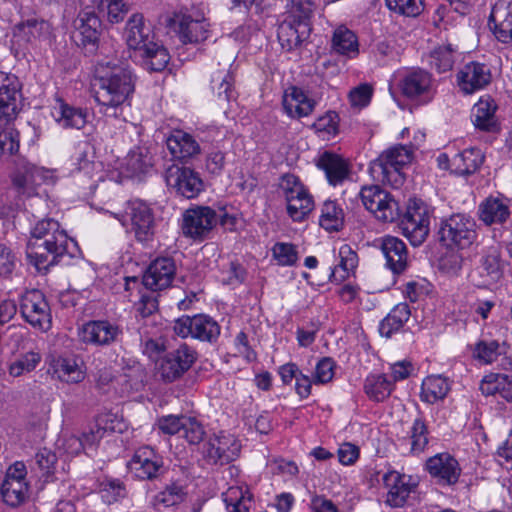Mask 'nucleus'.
<instances>
[{
    "mask_svg": "<svg viewBox=\"0 0 512 512\" xmlns=\"http://www.w3.org/2000/svg\"><path fill=\"white\" fill-rule=\"evenodd\" d=\"M95 101L106 117H119V111L134 92V76L117 58L103 59L95 66Z\"/></svg>",
    "mask_w": 512,
    "mask_h": 512,
    "instance_id": "obj_1",
    "label": "nucleus"
},
{
    "mask_svg": "<svg viewBox=\"0 0 512 512\" xmlns=\"http://www.w3.org/2000/svg\"><path fill=\"white\" fill-rule=\"evenodd\" d=\"M70 244L75 245L56 220L43 219L31 231L26 255L39 272H46L50 266L58 264L62 257L70 253Z\"/></svg>",
    "mask_w": 512,
    "mask_h": 512,
    "instance_id": "obj_2",
    "label": "nucleus"
},
{
    "mask_svg": "<svg viewBox=\"0 0 512 512\" xmlns=\"http://www.w3.org/2000/svg\"><path fill=\"white\" fill-rule=\"evenodd\" d=\"M412 160V150L404 145H395L382 152L370 163L369 172L376 181L400 188L405 182L403 168Z\"/></svg>",
    "mask_w": 512,
    "mask_h": 512,
    "instance_id": "obj_3",
    "label": "nucleus"
},
{
    "mask_svg": "<svg viewBox=\"0 0 512 512\" xmlns=\"http://www.w3.org/2000/svg\"><path fill=\"white\" fill-rule=\"evenodd\" d=\"M121 222L134 235L136 241L148 245L154 240L155 216L153 209L146 202L139 199L129 201Z\"/></svg>",
    "mask_w": 512,
    "mask_h": 512,
    "instance_id": "obj_4",
    "label": "nucleus"
},
{
    "mask_svg": "<svg viewBox=\"0 0 512 512\" xmlns=\"http://www.w3.org/2000/svg\"><path fill=\"white\" fill-rule=\"evenodd\" d=\"M439 241L448 249L464 250L477 239L476 223L462 214H455L441 221Z\"/></svg>",
    "mask_w": 512,
    "mask_h": 512,
    "instance_id": "obj_5",
    "label": "nucleus"
},
{
    "mask_svg": "<svg viewBox=\"0 0 512 512\" xmlns=\"http://www.w3.org/2000/svg\"><path fill=\"white\" fill-rule=\"evenodd\" d=\"M228 219L230 217L227 214L219 219L217 213L210 207L197 206L184 212L181 228L184 236L195 241H203L210 237L219 221L225 225Z\"/></svg>",
    "mask_w": 512,
    "mask_h": 512,
    "instance_id": "obj_6",
    "label": "nucleus"
},
{
    "mask_svg": "<svg viewBox=\"0 0 512 512\" xmlns=\"http://www.w3.org/2000/svg\"><path fill=\"white\" fill-rule=\"evenodd\" d=\"M399 227L413 246H420L430 231V212L427 205L421 201H410Z\"/></svg>",
    "mask_w": 512,
    "mask_h": 512,
    "instance_id": "obj_7",
    "label": "nucleus"
},
{
    "mask_svg": "<svg viewBox=\"0 0 512 512\" xmlns=\"http://www.w3.org/2000/svg\"><path fill=\"white\" fill-rule=\"evenodd\" d=\"M173 331L181 338L192 337L202 342L215 343L221 332L216 320L206 314L182 316L174 321Z\"/></svg>",
    "mask_w": 512,
    "mask_h": 512,
    "instance_id": "obj_8",
    "label": "nucleus"
},
{
    "mask_svg": "<svg viewBox=\"0 0 512 512\" xmlns=\"http://www.w3.org/2000/svg\"><path fill=\"white\" fill-rule=\"evenodd\" d=\"M359 196L364 207L380 221L393 222L400 215L399 203L378 185L362 187Z\"/></svg>",
    "mask_w": 512,
    "mask_h": 512,
    "instance_id": "obj_9",
    "label": "nucleus"
},
{
    "mask_svg": "<svg viewBox=\"0 0 512 512\" xmlns=\"http://www.w3.org/2000/svg\"><path fill=\"white\" fill-rule=\"evenodd\" d=\"M20 312L25 321L36 329L47 331L52 326L50 306L39 290H28L22 295Z\"/></svg>",
    "mask_w": 512,
    "mask_h": 512,
    "instance_id": "obj_10",
    "label": "nucleus"
},
{
    "mask_svg": "<svg viewBox=\"0 0 512 512\" xmlns=\"http://www.w3.org/2000/svg\"><path fill=\"white\" fill-rule=\"evenodd\" d=\"M197 359V352L187 344L166 353L158 362L157 372L165 382H173L186 373Z\"/></svg>",
    "mask_w": 512,
    "mask_h": 512,
    "instance_id": "obj_11",
    "label": "nucleus"
},
{
    "mask_svg": "<svg viewBox=\"0 0 512 512\" xmlns=\"http://www.w3.org/2000/svg\"><path fill=\"white\" fill-rule=\"evenodd\" d=\"M51 177L50 171L21 159L16 163L11 173V182L19 194L28 197L37 194V187L45 183Z\"/></svg>",
    "mask_w": 512,
    "mask_h": 512,
    "instance_id": "obj_12",
    "label": "nucleus"
},
{
    "mask_svg": "<svg viewBox=\"0 0 512 512\" xmlns=\"http://www.w3.org/2000/svg\"><path fill=\"white\" fill-rule=\"evenodd\" d=\"M130 473L140 480H154L164 471L163 458L150 446L139 447L127 463Z\"/></svg>",
    "mask_w": 512,
    "mask_h": 512,
    "instance_id": "obj_13",
    "label": "nucleus"
},
{
    "mask_svg": "<svg viewBox=\"0 0 512 512\" xmlns=\"http://www.w3.org/2000/svg\"><path fill=\"white\" fill-rule=\"evenodd\" d=\"M74 39L77 45L96 48L103 32V24L95 7L82 9L73 22Z\"/></svg>",
    "mask_w": 512,
    "mask_h": 512,
    "instance_id": "obj_14",
    "label": "nucleus"
},
{
    "mask_svg": "<svg viewBox=\"0 0 512 512\" xmlns=\"http://www.w3.org/2000/svg\"><path fill=\"white\" fill-rule=\"evenodd\" d=\"M21 83L17 76L0 71V121L8 123L19 112Z\"/></svg>",
    "mask_w": 512,
    "mask_h": 512,
    "instance_id": "obj_15",
    "label": "nucleus"
},
{
    "mask_svg": "<svg viewBox=\"0 0 512 512\" xmlns=\"http://www.w3.org/2000/svg\"><path fill=\"white\" fill-rule=\"evenodd\" d=\"M166 182L187 199L195 198L203 189L198 173L188 167L171 166L166 172Z\"/></svg>",
    "mask_w": 512,
    "mask_h": 512,
    "instance_id": "obj_16",
    "label": "nucleus"
},
{
    "mask_svg": "<svg viewBox=\"0 0 512 512\" xmlns=\"http://www.w3.org/2000/svg\"><path fill=\"white\" fill-rule=\"evenodd\" d=\"M383 483L388 490L386 503L395 508L403 507L418 485L412 476L400 474L397 471L385 473Z\"/></svg>",
    "mask_w": 512,
    "mask_h": 512,
    "instance_id": "obj_17",
    "label": "nucleus"
},
{
    "mask_svg": "<svg viewBox=\"0 0 512 512\" xmlns=\"http://www.w3.org/2000/svg\"><path fill=\"white\" fill-rule=\"evenodd\" d=\"M175 273L176 266L171 258H157L144 272L142 284L152 292L161 291L171 286Z\"/></svg>",
    "mask_w": 512,
    "mask_h": 512,
    "instance_id": "obj_18",
    "label": "nucleus"
},
{
    "mask_svg": "<svg viewBox=\"0 0 512 512\" xmlns=\"http://www.w3.org/2000/svg\"><path fill=\"white\" fill-rule=\"evenodd\" d=\"M240 448L233 435H219L208 440L204 445L203 455L210 463L222 465L235 460Z\"/></svg>",
    "mask_w": 512,
    "mask_h": 512,
    "instance_id": "obj_19",
    "label": "nucleus"
},
{
    "mask_svg": "<svg viewBox=\"0 0 512 512\" xmlns=\"http://www.w3.org/2000/svg\"><path fill=\"white\" fill-rule=\"evenodd\" d=\"M79 335L86 344L108 346L119 339L122 329L107 320L89 321L82 326Z\"/></svg>",
    "mask_w": 512,
    "mask_h": 512,
    "instance_id": "obj_20",
    "label": "nucleus"
},
{
    "mask_svg": "<svg viewBox=\"0 0 512 512\" xmlns=\"http://www.w3.org/2000/svg\"><path fill=\"white\" fill-rule=\"evenodd\" d=\"M488 28L503 43L512 41V0H499L492 7Z\"/></svg>",
    "mask_w": 512,
    "mask_h": 512,
    "instance_id": "obj_21",
    "label": "nucleus"
},
{
    "mask_svg": "<svg viewBox=\"0 0 512 512\" xmlns=\"http://www.w3.org/2000/svg\"><path fill=\"white\" fill-rule=\"evenodd\" d=\"M400 88L409 99H419L426 103L433 98L431 75L423 70L407 73L400 82Z\"/></svg>",
    "mask_w": 512,
    "mask_h": 512,
    "instance_id": "obj_22",
    "label": "nucleus"
},
{
    "mask_svg": "<svg viewBox=\"0 0 512 512\" xmlns=\"http://www.w3.org/2000/svg\"><path fill=\"white\" fill-rule=\"evenodd\" d=\"M124 39L129 49L142 50L154 41V34L141 13L132 14L124 29Z\"/></svg>",
    "mask_w": 512,
    "mask_h": 512,
    "instance_id": "obj_23",
    "label": "nucleus"
},
{
    "mask_svg": "<svg viewBox=\"0 0 512 512\" xmlns=\"http://www.w3.org/2000/svg\"><path fill=\"white\" fill-rule=\"evenodd\" d=\"M429 474L444 484H454L460 476L457 460L449 453H439L426 461Z\"/></svg>",
    "mask_w": 512,
    "mask_h": 512,
    "instance_id": "obj_24",
    "label": "nucleus"
},
{
    "mask_svg": "<svg viewBox=\"0 0 512 512\" xmlns=\"http://www.w3.org/2000/svg\"><path fill=\"white\" fill-rule=\"evenodd\" d=\"M175 30L182 43H198L208 37L205 19H193L188 14L178 13L173 18Z\"/></svg>",
    "mask_w": 512,
    "mask_h": 512,
    "instance_id": "obj_25",
    "label": "nucleus"
},
{
    "mask_svg": "<svg viewBox=\"0 0 512 512\" xmlns=\"http://www.w3.org/2000/svg\"><path fill=\"white\" fill-rule=\"evenodd\" d=\"M381 251L386 259V266L394 273L404 272L408 265L406 244L394 236H385L381 240Z\"/></svg>",
    "mask_w": 512,
    "mask_h": 512,
    "instance_id": "obj_26",
    "label": "nucleus"
},
{
    "mask_svg": "<svg viewBox=\"0 0 512 512\" xmlns=\"http://www.w3.org/2000/svg\"><path fill=\"white\" fill-rule=\"evenodd\" d=\"M316 102L298 87L288 88L283 96V108L292 118H301L310 115Z\"/></svg>",
    "mask_w": 512,
    "mask_h": 512,
    "instance_id": "obj_27",
    "label": "nucleus"
},
{
    "mask_svg": "<svg viewBox=\"0 0 512 512\" xmlns=\"http://www.w3.org/2000/svg\"><path fill=\"white\" fill-rule=\"evenodd\" d=\"M166 144L173 157L181 160L190 159L201 152L200 145L194 137L182 130L173 131Z\"/></svg>",
    "mask_w": 512,
    "mask_h": 512,
    "instance_id": "obj_28",
    "label": "nucleus"
},
{
    "mask_svg": "<svg viewBox=\"0 0 512 512\" xmlns=\"http://www.w3.org/2000/svg\"><path fill=\"white\" fill-rule=\"evenodd\" d=\"M312 28L294 21L283 22L278 29V40L283 49L291 51L305 42L311 34Z\"/></svg>",
    "mask_w": 512,
    "mask_h": 512,
    "instance_id": "obj_29",
    "label": "nucleus"
},
{
    "mask_svg": "<svg viewBox=\"0 0 512 512\" xmlns=\"http://www.w3.org/2000/svg\"><path fill=\"white\" fill-rule=\"evenodd\" d=\"M318 168L322 169L330 184L336 186L343 182L349 174L348 163L339 155L324 152L317 161Z\"/></svg>",
    "mask_w": 512,
    "mask_h": 512,
    "instance_id": "obj_30",
    "label": "nucleus"
},
{
    "mask_svg": "<svg viewBox=\"0 0 512 512\" xmlns=\"http://www.w3.org/2000/svg\"><path fill=\"white\" fill-rule=\"evenodd\" d=\"M13 33L19 41L33 42L37 39H47L51 33V26L45 20L32 18L16 24Z\"/></svg>",
    "mask_w": 512,
    "mask_h": 512,
    "instance_id": "obj_31",
    "label": "nucleus"
},
{
    "mask_svg": "<svg viewBox=\"0 0 512 512\" xmlns=\"http://www.w3.org/2000/svg\"><path fill=\"white\" fill-rule=\"evenodd\" d=\"M227 512H250L253 495L247 487L231 486L222 493Z\"/></svg>",
    "mask_w": 512,
    "mask_h": 512,
    "instance_id": "obj_32",
    "label": "nucleus"
},
{
    "mask_svg": "<svg viewBox=\"0 0 512 512\" xmlns=\"http://www.w3.org/2000/svg\"><path fill=\"white\" fill-rule=\"evenodd\" d=\"M482 394H499L512 401V377L503 373H489L482 378Z\"/></svg>",
    "mask_w": 512,
    "mask_h": 512,
    "instance_id": "obj_33",
    "label": "nucleus"
},
{
    "mask_svg": "<svg viewBox=\"0 0 512 512\" xmlns=\"http://www.w3.org/2000/svg\"><path fill=\"white\" fill-rule=\"evenodd\" d=\"M54 109V117L65 128L81 129L87 123V113L84 110L69 106L62 100H58V107Z\"/></svg>",
    "mask_w": 512,
    "mask_h": 512,
    "instance_id": "obj_34",
    "label": "nucleus"
},
{
    "mask_svg": "<svg viewBox=\"0 0 512 512\" xmlns=\"http://www.w3.org/2000/svg\"><path fill=\"white\" fill-rule=\"evenodd\" d=\"M151 165L149 150L145 147H135L125 157L122 167L127 175L136 176L146 173Z\"/></svg>",
    "mask_w": 512,
    "mask_h": 512,
    "instance_id": "obj_35",
    "label": "nucleus"
},
{
    "mask_svg": "<svg viewBox=\"0 0 512 512\" xmlns=\"http://www.w3.org/2000/svg\"><path fill=\"white\" fill-rule=\"evenodd\" d=\"M410 315L411 311L407 303L397 304L380 323L379 331L381 335L390 337L392 333L399 331L408 321Z\"/></svg>",
    "mask_w": 512,
    "mask_h": 512,
    "instance_id": "obj_36",
    "label": "nucleus"
},
{
    "mask_svg": "<svg viewBox=\"0 0 512 512\" xmlns=\"http://www.w3.org/2000/svg\"><path fill=\"white\" fill-rule=\"evenodd\" d=\"M141 51L144 66L151 72H160L164 70L170 60V55L167 49L155 41L150 43Z\"/></svg>",
    "mask_w": 512,
    "mask_h": 512,
    "instance_id": "obj_37",
    "label": "nucleus"
},
{
    "mask_svg": "<svg viewBox=\"0 0 512 512\" xmlns=\"http://www.w3.org/2000/svg\"><path fill=\"white\" fill-rule=\"evenodd\" d=\"M421 388V399L430 404L443 400L450 390L447 379L442 376L426 377Z\"/></svg>",
    "mask_w": 512,
    "mask_h": 512,
    "instance_id": "obj_38",
    "label": "nucleus"
},
{
    "mask_svg": "<svg viewBox=\"0 0 512 512\" xmlns=\"http://www.w3.org/2000/svg\"><path fill=\"white\" fill-rule=\"evenodd\" d=\"M28 484L26 481L4 480L1 485V496L3 501L10 507L22 505L28 497Z\"/></svg>",
    "mask_w": 512,
    "mask_h": 512,
    "instance_id": "obj_39",
    "label": "nucleus"
},
{
    "mask_svg": "<svg viewBox=\"0 0 512 512\" xmlns=\"http://www.w3.org/2000/svg\"><path fill=\"white\" fill-rule=\"evenodd\" d=\"M507 348L505 341L482 340V363H495L498 367L505 368L507 365H510L507 357Z\"/></svg>",
    "mask_w": 512,
    "mask_h": 512,
    "instance_id": "obj_40",
    "label": "nucleus"
},
{
    "mask_svg": "<svg viewBox=\"0 0 512 512\" xmlns=\"http://www.w3.org/2000/svg\"><path fill=\"white\" fill-rule=\"evenodd\" d=\"M480 150L477 147L464 149L452 160L453 171L459 175H470L479 168Z\"/></svg>",
    "mask_w": 512,
    "mask_h": 512,
    "instance_id": "obj_41",
    "label": "nucleus"
},
{
    "mask_svg": "<svg viewBox=\"0 0 512 512\" xmlns=\"http://www.w3.org/2000/svg\"><path fill=\"white\" fill-rule=\"evenodd\" d=\"M393 390V384L385 375H370L364 383V391L367 396L376 402L384 401L388 398Z\"/></svg>",
    "mask_w": 512,
    "mask_h": 512,
    "instance_id": "obj_42",
    "label": "nucleus"
},
{
    "mask_svg": "<svg viewBox=\"0 0 512 512\" xmlns=\"http://www.w3.org/2000/svg\"><path fill=\"white\" fill-rule=\"evenodd\" d=\"M314 209V201L307 188L287 202V213L294 221H303Z\"/></svg>",
    "mask_w": 512,
    "mask_h": 512,
    "instance_id": "obj_43",
    "label": "nucleus"
},
{
    "mask_svg": "<svg viewBox=\"0 0 512 512\" xmlns=\"http://www.w3.org/2000/svg\"><path fill=\"white\" fill-rule=\"evenodd\" d=\"M212 84L220 101L230 102L236 99L237 93L234 89V77L227 69L214 73Z\"/></svg>",
    "mask_w": 512,
    "mask_h": 512,
    "instance_id": "obj_44",
    "label": "nucleus"
},
{
    "mask_svg": "<svg viewBox=\"0 0 512 512\" xmlns=\"http://www.w3.org/2000/svg\"><path fill=\"white\" fill-rule=\"evenodd\" d=\"M498 103L495 98L488 95L482 96V132L499 133L501 130V122L498 111Z\"/></svg>",
    "mask_w": 512,
    "mask_h": 512,
    "instance_id": "obj_45",
    "label": "nucleus"
},
{
    "mask_svg": "<svg viewBox=\"0 0 512 512\" xmlns=\"http://www.w3.org/2000/svg\"><path fill=\"white\" fill-rule=\"evenodd\" d=\"M509 214L508 206L498 198H487L482 205V222L487 225L495 223L501 224L506 221Z\"/></svg>",
    "mask_w": 512,
    "mask_h": 512,
    "instance_id": "obj_46",
    "label": "nucleus"
},
{
    "mask_svg": "<svg viewBox=\"0 0 512 512\" xmlns=\"http://www.w3.org/2000/svg\"><path fill=\"white\" fill-rule=\"evenodd\" d=\"M319 222L325 230H340L344 222V213L342 208H340L334 201H325L321 209Z\"/></svg>",
    "mask_w": 512,
    "mask_h": 512,
    "instance_id": "obj_47",
    "label": "nucleus"
},
{
    "mask_svg": "<svg viewBox=\"0 0 512 512\" xmlns=\"http://www.w3.org/2000/svg\"><path fill=\"white\" fill-rule=\"evenodd\" d=\"M333 48L340 54H358V41L356 35L344 26L338 27L333 35Z\"/></svg>",
    "mask_w": 512,
    "mask_h": 512,
    "instance_id": "obj_48",
    "label": "nucleus"
},
{
    "mask_svg": "<svg viewBox=\"0 0 512 512\" xmlns=\"http://www.w3.org/2000/svg\"><path fill=\"white\" fill-rule=\"evenodd\" d=\"M340 262L331 273L334 281H343L352 272L358 263V257L350 246L343 245L339 250Z\"/></svg>",
    "mask_w": 512,
    "mask_h": 512,
    "instance_id": "obj_49",
    "label": "nucleus"
},
{
    "mask_svg": "<svg viewBox=\"0 0 512 512\" xmlns=\"http://www.w3.org/2000/svg\"><path fill=\"white\" fill-rule=\"evenodd\" d=\"M460 89L471 94L480 88V65L477 62H471L463 67L457 75Z\"/></svg>",
    "mask_w": 512,
    "mask_h": 512,
    "instance_id": "obj_50",
    "label": "nucleus"
},
{
    "mask_svg": "<svg viewBox=\"0 0 512 512\" xmlns=\"http://www.w3.org/2000/svg\"><path fill=\"white\" fill-rule=\"evenodd\" d=\"M41 359V354L35 351L22 354L10 363L8 368L9 374L13 377H19L30 373L39 365Z\"/></svg>",
    "mask_w": 512,
    "mask_h": 512,
    "instance_id": "obj_51",
    "label": "nucleus"
},
{
    "mask_svg": "<svg viewBox=\"0 0 512 512\" xmlns=\"http://www.w3.org/2000/svg\"><path fill=\"white\" fill-rule=\"evenodd\" d=\"M55 373L61 381L78 383L84 379V373L75 360L59 358L55 364Z\"/></svg>",
    "mask_w": 512,
    "mask_h": 512,
    "instance_id": "obj_52",
    "label": "nucleus"
},
{
    "mask_svg": "<svg viewBox=\"0 0 512 512\" xmlns=\"http://www.w3.org/2000/svg\"><path fill=\"white\" fill-rule=\"evenodd\" d=\"M315 4L312 0H291V21L305 24L312 28L311 19L314 14Z\"/></svg>",
    "mask_w": 512,
    "mask_h": 512,
    "instance_id": "obj_53",
    "label": "nucleus"
},
{
    "mask_svg": "<svg viewBox=\"0 0 512 512\" xmlns=\"http://www.w3.org/2000/svg\"><path fill=\"white\" fill-rule=\"evenodd\" d=\"M76 165L79 171H83L89 177H92L100 166L94 161V149L89 143L83 142L78 145Z\"/></svg>",
    "mask_w": 512,
    "mask_h": 512,
    "instance_id": "obj_54",
    "label": "nucleus"
},
{
    "mask_svg": "<svg viewBox=\"0 0 512 512\" xmlns=\"http://www.w3.org/2000/svg\"><path fill=\"white\" fill-rule=\"evenodd\" d=\"M98 8L106 10L107 20L112 23H120L130 11V4L124 0H101Z\"/></svg>",
    "mask_w": 512,
    "mask_h": 512,
    "instance_id": "obj_55",
    "label": "nucleus"
},
{
    "mask_svg": "<svg viewBox=\"0 0 512 512\" xmlns=\"http://www.w3.org/2000/svg\"><path fill=\"white\" fill-rule=\"evenodd\" d=\"M388 9L398 15L416 17L424 9L423 0H386Z\"/></svg>",
    "mask_w": 512,
    "mask_h": 512,
    "instance_id": "obj_56",
    "label": "nucleus"
},
{
    "mask_svg": "<svg viewBox=\"0 0 512 512\" xmlns=\"http://www.w3.org/2000/svg\"><path fill=\"white\" fill-rule=\"evenodd\" d=\"M454 49L451 44L438 47L431 54V65L438 72H447L454 64Z\"/></svg>",
    "mask_w": 512,
    "mask_h": 512,
    "instance_id": "obj_57",
    "label": "nucleus"
},
{
    "mask_svg": "<svg viewBox=\"0 0 512 512\" xmlns=\"http://www.w3.org/2000/svg\"><path fill=\"white\" fill-rule=\"evenodd\" d=\"M411 452L419 454L428 444V431L424 421L416 418L410 430Z\"/></svg>",
    "mask_w": 512,
    "mask_h": 512,
    "instance_id": "obj_58",
    "label": "nucleus"
},
{
    "mask_svg": "<svg viewBox=\"0 0 512 512\" xmlns=\"http://www.w3.org/2000/svg\"><path fill=\"white\" fill-rule=\"evenodd\" d=\"M183 495L184 493L182 487L176 484H172L167 486L163 491L159 492L157 495H155L153 504L157 508H159L160 506L170 507L181 502L183 499Z\"/></svg>",
    "mask_w": 512,
    "mask_h": 512,
    "instance_id": "obj_59",
    "label": "nucleus"
},
{
    "mask_svg": "<svg viewBox=\"0 0 512 512\" xmlns=\"http://www.w3.org/2000/svg\"><path fill=\"white\" fill-rule=\"evenodd\" d=\"M464 257L458 251L449 249L439 259V268L449 275H457L462 268Z\"/></svg>",
    "mask_w": 512,
    "mask_h": 512,
    "instance_id": "obj_60",
    "label": "nucleus"
},
{
    "mask_svg": "<svg viewBox=\"0 0 512 512\" xmlns=\"http://www.w3.org/2000/svg\"><path fill=\"white\" fill-rule=\"evenodd\" d=\"M182 436L190 443V444H199L205 435V430L202 424L193 417H186L184 419Z\"/></svg>",
    "mask_w": 512,
    "mask_h": 512,
    "instance_id": "obj_61",
    "label": "nucleus"
},
{
    "mask_svg": "<svg viewBox=\"0 0 512 512\" xmlns=\"http://www.w3.org/2000/svg\"><path fill=\"white\" fill-rule=\"evenodd\" d=\"M100 494L102 500L110 504L124 497L125 488L119 480H105L100 484Z\"/></svg>",
    "mask_w": 512,
    "mask_h": 512,
    "instance_id": "obj_62",
    "label": "nucleus"
},
{
    "mask_svg": "<svg viewBox=\"0 0 512 512\" xmlns=\"http://www.w3.org/2000/svg\"><path fill=\"white\" fill-rule=\"evenodd\" d=\"M279 189L282 191L286 202L294 195H301L306 187L299 178L293 174H284L279 181Z\"/></svg>",
    "mask_w": 512,
    "mask_h": 512,
    "instance_id": "obj_63",
    "label": "nucleus"
},
{
    "mask_svg": "<svg viewBox=\"0 0 512 512\" xmlns=\"http://www.w3.org/2000/svg\"><path fill=\"white\" fill-rule=\"evenodd\" d=\"M273 255L280 265L291 266L298 259L294 245L289 243H277L273 247Z\"/></svg>",
    "mask_w": 512,
    "mask_h": 512,
    "instance_id": "obj_64",
    "label": "nucleus"
}]
</instances>
